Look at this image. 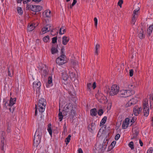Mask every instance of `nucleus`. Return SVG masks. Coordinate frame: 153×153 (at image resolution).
Masks as SVG:
<instances>
[{
	"instance_id": "1",
	"label": "nucleus",
	"mask_w": 153,
	"mask_h": 153,
	"mask_svg": "<svg viewBox=\"0 0 153 153\" xmlns=\"http://www.w3.org/2000/svg\"><path fill=\"white\" fill-rule=\"evenodd\" d=\"M62 102L60 100L59 101V120L60 121H61L63 119V115L61 111H62L67 112L70 114L72 115L74 114V111L73 109L72 105L71 103H68L67 104L65 105L63 107Z\"/></svg>"
},
{
	"instance_id": "2",
	"label": "nucleus",
	"mask_w": 153,
	"mask_h": 153,
	"mask_svg": "<svg viewBox=\"0 0 153 153\" xmlns=\"http://www.w3.org/2000/svg\"><path fill=\"white\" fill-rule=\"evenodd\" d=\"M46 105V101L44 98L40 99L38 102L37 106L36 105L35 115L36 116L37 113V109L39 111L42 113L43 112L45 109Z\"/></svg>"
},
{
	"instance_id": "3",
	"label": "nucleus",
	"mask_w": 153,
	"mask_h": 153,
	"mask_svg": "<svg viewBox=\"0 0 153 153\" xmlns=\"http://www.w3.org/2000/svg\"><path fill=\"white\" fill-rule=\"evenodd\" d=\"M42 131L40 129H37L34 135L33 145L34 146H37L40 142L41 138Z\"/></svg>"
},
{
	"instance_id": "4",
	"label": "nucleus",
	"mask_w": 153,
	"mask_h": 153,
	"mask_svg": "<svg viewBox=\"0 0 153 153\" xmlns=\"http://www.w3.org/2000/svg\"><path fill=\"white\" fill-rule=\"evenodd\" d=\"M134 93V91L130 90L123 89L119 91V97H126L131 96Z\"/></svg>"
},
{
	"instance_id": "5",
	"label": "nucleus",
	"mask_w": 153,
	"mask_h": 153,
	"mask_svg": "<svg viewBox=\"0 0 153 153\" xmlns=\"http://www.w3.org/2000/svg\"><path fill=\"white\" fill-rule=\"evenodd\" d=\"M108 143L107 140H104L102 144L97 143L96 145V148L99 152H103L106 147Z\"/></svg>"
},
{
	"instance_id": "6",
	"label": "nucleus",
	"mask_w": 153,
	"mask_h": 153,
	"mask_svg": "<svg viewBox=\"0 0 153 153\" xmlns=\"http://www.w3.org/2000/svg\"><path fill=\"white\" fill-rule=\"evenodd\" d=\"M143 109L144 116L147 117L149 114V102L147 99H145L143 102Z\"/></svg>"
},
{
	"instance_id": "7",
	"label": "nucleus",
	"mask_w": 153,
	"mask_h": 153,
	"mask_svg": "<svg viewBox=\"0 0 153 153\" xmlns=\"http://www.w3.org/2000/svg\"><path fill=\"white\" fill-rule=\"evenodd\" d=\"M119 92V87L116 85H113L111 88L110 91V94L111 96H114L117 94Z\"/></svg>"
},
{
	"instance_id": "8",
	"label": "nucleus",
	"mask_w": 153,
	"mask_h": 153,
	"mask_svg": "<svg viewBox=\"0 0 153 153\" xmlns=\"http://www.w3.org/2000/svg\"><path fill=\"white\" fill-rule=\"evenodd\" d=\"M16 99L15 98H11L10 101L9 102H6L5 99L3 100L4 102V107L6 108L8 107H11L15 103Z\"/></svg>"
},
{
	"instance_id": "9",
	"label": "nucleus",
	"mask_w": 153,
	"mask_h": 153,
	"mask_svg": "<svg viewBox=\"0 0 153 153\" xmlns=\"http://www.w3.org/2000/svg\"><path fill=\"white\" fill-rule=\"evenodd\" d=\"M96 97L98 101L102 103H105L106 101V98L103 94L100 92H98L96 95Z\"/></svg>"
},
{
	"instance_id": "10",
	"label": "nucleus",
	"mask_w": 153,
	"mask_h": 153,
	"mask_svg": "<svg viewBox=\"0 0 153 153\" xmlns=\"http://www.w3.org/2000/svg\"><path fill=\"white\" fill-rule=\"evenodd\" d=\"M65 59V56L62 55L56 59V63L59 65H63L67 61Z\"/></svg>"
},
{
	"instance_id": "11",
	"label": "nucleus",
	"mask_w": 153,
	"mask_h": 153,
	"mask_svg": "<svg viewBox=\"0 0 153 153\" xmlns=\"http://www.w3.org/2000/svg\"><path fill=\"white\" fill-rule=\"evenodd\" d=\"M140 10L139 7L134 10L133 12V17L132 19V23L133 25L135 24V22L136 20V18L138 16L139 13V10Z\"/></svg>"
},
{
	"instance_id": "12",
	"label": "nucleus",
	"mask_w": 153,
	"mask_h": 153,
	"mask_svg": "<svg viewBox=\"0 0 153 153\" xmlns=\"http://www.w3.org/2000/svg\"><path fill=\"white\" fill-rule=\"evenodd\" d=\"M41 86V83L39 81H35L33 83V88L34 91L39 93Z\"/></svg>"
},
{
	"instance_id": "13",
	"label": "nucleus",
	"mask_w": 153,
	"mask_h": 153,
	"mask_svg": "<svg viewBox=\"0 0 153 153\" xmlns=\"http://www.w3.org/2000/svg\"><path fill=\"white\" fill-rule=\"evenodd\" d=\"M138 98L136 97H135L130 100L126 104V107H128L132 105L136 104L138 101Z\"/></svg>"
},
{
	"instance_id": "14",
	"label": "nucleus",
	"mask_w": 153,
	"mask_h": 153,
	"mask_svg": "<svg viewBox=\"0 0 153 153\" xmlns=\"http://www.w3.org/2000/svg\"><path fill=\"white\" fill-rule=\"evenodd\" d=\"M137 85L138 84L136 81H132L128 85V90L134 91L135 92L134 90L136 89Z\"/></svg>"
},
{
	"instance_id": "15",
	"label": "nucleus",
	"mask_w": 153,
	"mask_h": 153,
	"mask_svg": "<svg viewBox=\"0 0 153 153\" xmlns=\"http://www.w3.org/2000/svg\"><path fill=\"white\" fill-rule=\"evenodd\" d=\"M53 75H50L48 79L47 82L46 83V86L47 88H50L53 86Z\"/></svg>"
},
{
	"instance_id": "16",
	"label": "nucleus",
	"mask_w": 153,
	"mask_h": 153,
	"mask_svg": "<svg viewBox=\"0 0 153 153\" xmlns=\"http://www.w3.org/2000/svg\"><path fill=\"white\" fill-rule=\"evenodd\" d=\"M142 110L141 107H138L137 106H135L133 109V114L136 116H138L141 112Z\"/></svg>"
},
{
	"instance_id": "17",
	"label": "nucleus",
	"mask_w": 153,
	"mask_h": 153,
	"mask_svg": "<svg viewBox=\"0 0 153 153\" xmlns=\"http://www.w3.org/2000/svg\"><path fill=\"white\" fill-rule=\"evenodd\" d=\"M30 9L33 11L38 12L41 10L42 7L39 5H32Z\"/></svg>"
},
{
	"instance_id": "18",
	"label": "nucleus",
	"mask_w": 153,
	"mask_h": 153,
	"mask_svg": "<svg viewBox=\"0 0 153 153\" xmlns=\"http://www.w3.org/2000/svg\"><path fill=\"white\" fill-rule=\"evenodd\" d=\"M51 30V26L49 25H47L42 29L40 34H44Z\"/></svg>"
},
{
	"instance_id": "19",
	"label": "nucleus",
	"mask_w": 153,
	"mask_h": 153,
	"mask_svg": "<svg viewBox=\"0 0 153 153\" xmlns=\"http://www.w3.org/2000/svg\"><path fill=\"white\" fill-rule=\"evenodd\" d=\"M130 122V119L128 118L125 119L123 121L122 124V128L123 129H126L128 126Z\"/></svg>"
},
{
	"instance_id": "20",
	"label": "nucleus",
	"mask_w": 153,
	"mask_h": 153,
	"mask_svg": "<svg viewBox=\"0 0 153 153\" xmlns=\"http://www.w3.org/2000/svg\"><path fill=\"white\" fill-rule=\"evenodd\" d=\"M43 16L44 17H50L51 16V11L49 9H47L43 13Z\"/></svg>"
},
{
	"instance_id": "21",
	"label": "nucleus",
	"mask_w": 153,
	"mask_h": 153,
	"mask_svg": "<svg viewBox=\"0 0 153 153\" xmlns=\"http://www.w3.org/2000/svg\"><path fill=\"white\" fill-rule=\"evenodd\" d=\"M69 40V38L68 36H64L62 37V44L64 45H66Z\"/></svg>"
},
{
	"instance_id": "22",
	"label": "nucleus",
	"mask_w": 153,
	"mask_h": 153,
	"mask_svg": "<svg viewBox=\"0 0 153 153\" xmlns=\"http://www.w3.org/2000/svg\"><path fill=\"white\" fill-rule=\"evenodd\" d=\"M62 82L65 84L66 85L67 84L68 82L67 81L68 79V77L66 75V73H63L62 75Z\"/></svg>"
},
{
	"instance_id": "23",
	"label": "nucleus",
	"mask_w": 153,
	"mask_h": 153,
	"mask_svg": "<svg viewBox=\"0 0 153 153\" xmlns=\"http://www.w3.org/2000/svg\"><path fill=\"white\" fill-rule=\"evenodd\" d=\"M95 123H92L88 126V130L90 132H92L95 130Z\"/></svg>"
},
{
	"instance_id": "24",
	"label": "nucleus",
	"mask_w": 153,
	"mask_h": 153,
	"mask_svg": "<svg viewBox=\"0 0 153 153\" xmlns=\"http://www.w3.org/2000/svg\"><path fill=\"white\" fill-rule=\"evenodd\" d=\"M97 110L96 108L91 109L90 111V115L92 117L95 116L97 114Z\"/></svg>"
},
{
	"instance_id": "25",
	"label": "nucleus",
	"mask_w": 153,
	"mask_h": 153,
	"mask_svg": "<svg viewBox=\"0 0 153 153\" xmlns=\"http://www.w3.org/2000/svg\"><path fill=\"white\" fill-rule=\"evenodd\" d=\"M100 46L99 44H97L96 45L94 48V54L95 55H97L99 52V49Z\"/></svg>"
},
{
	"instance_id": "26",
	"label": "nucleus",
	"mask_w": 153,
	"mask_h": 153,
	"mask_svg": "<svg viewBox=\"0 0 153 153\" xmlns=\"http://www.w3.org/2000/svg\"><path fill=\"white\" fill-rule=\"evenodd\" d=\"M35 24H31L28 26L27 30L28 31H31L35 28Z\"/></svg>"
},
{
	"instance_id": "27",
	"label": "nucleus",
	"mask_w": 153,
	"mask_h": 153,
	"mask_svg": "<svg viewBox=\"0 0 153 153\" xmlns=\"http://www.w3.org/2000/svg\"><path fill=\"white\" fill-rule=\"evenodd\" d=\"M153 32V25L150 26L147 30V33L149 36H150Z\"/></svg>"
},
{
	"instance_id": "28",
	"label": "nucleus",
	"mask_w": 153,
	"mask_h": 153,
	"mask_svg": "<svg viewBox=\"0 0 153 153\" xmlns=\"http://www.w3.org/2000/svg\"><path fill=\"white\" fill-rule=\"evenodd\" d=\"M8 75L10 77H12L13 75V67L10 66L8 68Z\"/></svg>"
},
{
	"instance_id": "29",
	"label": "nucleus",
	"mask_w": 153,
	"mask_h": 153,
	"mask_svg": "<svg viewBox=\"0 0 153 153\" xmlns=\"http://www.w3.org/2000/svg\"><path fill=\"white\" fill-rule=\"evenodd\" d=\"M87 87L88 89H90L92 88H93V89H95L96 87V83L95 82H94L93 85L91 83H89L87 84Z\"/></svg>"
},
{
	"instance_id": "30",
	"label": "nucleus",
	"mask_w": 153,
	"mask_h": 153,
	"mask_svg": "<svg viewBox=\"0 0 153 153\" xmlns=\"http://www.w3.org/2000/svg\"><path fill=\"white\" fill-rule=\"evenodd\" d=\"M58 51L56 46L53 45L51 49V52L52 54H54L58 52Z\"/></svg>"
},
{
	"instance_id": "31",
	"label": "nucleus",
	"mask_w": 153,
	"mask_h": 153,
	"mask_svg": "<svg viewBox=\"0 0 153 153\" xmlns=\"http://www.w3.org/2000/svg\"><path fill=\"white\" fill-rule=\"evenodd\" d=\"M107 119V117L106 116H104L102 118L100 123V126H101L104 124L106 121Z\"/></svg>"
},
{
	"instance_id": "32",
	"label": "nucleus",
	"mask_w": 153,
	"mask_h": 153,
	"mask_svg": "<svg viewBox=\"0 0 153 153\" xmlns=\"http://www.w3.org/2000/svg\"><path fill=\"white\" fill-rule=\"evenodd\" d=\"M143 31L142 30H141L138 34V36L140 39H142L145 37V35L143 34Z\"/></svg>"
},
{
	"instance_id": "33",
	"label": "nucleus",
	"mask_w": 153,
	"mask_h": 153,
	"mask_svg": "<svg viewBox=\"0 0 153 153\" xmlns=\"http://www.w3.org/2000/svg\"><path fill=\"white\" fill-rule=\"evenodd\" d=\"M65 28L63 27H62L60 29L59 33V34L62 35L64 34L65 32Z\"/></svg>"
},
{
	"instance_id": "34",
	"label": "nucleus",
	"mask_w": 153,
	"mask_h": 153,
	"mask_svg": "<svg viewBox=\"0 0 153 153\" xmlns=\"http://www.w3.org/2000/svg\"><path fill=\"white\" fill-rule=\"evenodd\" d=\"M51 124H49L48 126V127L47 130L48 131L50 135L52 137V131L51 129Z\"/></svg>"
},
{
	"instance_id": "35",
	"label": "nucleus",
	"mask_w": 153,
	"mask_h": 153,
	"mask_svg": "<svg viewBox=\"0 0 153 153\" xmlns=\"http://www.w3.org/2000/svg\"><path fill=\"white\" fill-rule=\"evenodd\" d=\"M129 118L130 120H131V123H134L136 120V117L135 116H130L129 117Z\"/></svg>"
},
{
	"instance_id": "36",
	"label": "nucleus",
	"mask_w": 153,
	"mask_h": 153,
	"mask_svg": "<svg viewBox=\"0 0 153 153\" xmlns=\"http://www.w3.org/2000/svg\"><path fill=\"white\" fill-rule=\"evenodd\" d=\"M69 76L71 79L74 78L76 77V75L75 73L72 72H69Z\"/></svg>"
},
{
	"instance_id": "37",
	"label": "nucleus",
	"mask_w": 153,
	"mask_h": 153,
	"mask_svg": "<svg viewBox=\"0 0 153 153\" xmlns=\"http://www.w3.org/2000/svg\"><path fill=\"white\" fill-rule=\"evenodd\" d=\"M71 135L70 134L68 135V136L66 138L65 140L66 142V144H68L69 142H70L71 140Z\"/></svg>"
},
{
	"instance_id": "38",
	"label": "nucleus",
	"mask_w": 153,
	"mask_h": 153,
	"mask_svg": "<svg viewBox=\"0 0 153 153\" xmlns=\"http://www.w3.org/2000/svg\"><path fill=\"white\" fill-rule=\"evenodd\" d=\"M50 40V37L48 36H46L44 37L43 38V40L44 42H48Z\"/></svg>"
},
{
	"instance_id": "39",
	"label": "nucleus",
	"mask_w": 153,
	"mask_h": 153,
	"mask_svg": "<svg viewBox=\"0 0 153 153\" xmlns=\"http://www.w3.org/2000/svg\"><path fill=\"white\" fill-rule=\"evenodd\" d=\"M128 146L130 148L131 150H133L134 149V143L133 142L131 141L128 143Z\"/></svg>"
},
{
	"instance_id": "40",
	"label": "nucleus",
	"mask_w": 153,
	"mask_h": 153,
	"mask_svg": "<svg viewBox=\"0 0 153 153\" xmlns=\"http://www.w3.org/2000/svg\"><path fill=\"white\" fill-rule=\"evenodd\" d=\"M17 11L18 13L20 15H22L23 13V11L21 7H18L17 8Z\"/></svg>"
},
{
	"instance_id": "41",
	"label": "nucleus",
	"mask_w": 153,
	"mask_h": 153,
	"mask_svg": "<svg viewBox=\"0 0 153 153\" xmlns=\"http://www.w3.org/2000/svg\"><path fill=\"white\" fill-rule=\"evenodd\" d=\"M77 1L76 0H73V2L70 5L69 7L70 8H72L73 6L75 5L77 2Z\"/></svg>"
},
{
	"instance_id": "42",
	"label": "nucleus",
	"mask_w": 153,
	"mask_h": 153,
	"mask_svg": "<svg viewBox=\"0 0 153 153\" xmlns=\"http://www.w3.org/2000/svg\"><path fill=\"white\" fill-rule=\"evenodd\" d=\"M104 113L103 110L102 109H100L98 112V114L99 116H101Z\"/></svg>"
},
{
	"instance_id": "43",
	"label": "nucleus",
	"mask_w": 153,
	"mask_h": 153,
	"mask_svg": "<svg viewBox=\"0 0 153 153\" xmlns=\"http://www.w3.org/2000/svg\"><path fill=\"white\" fill-rule=\"evenodd\" d=\"M116 143V142L115 141H113L111 143L110 146L111 147V148H113L115 146Z\"/></svg>"
},
{
	"instance_id": "44",
	"label": "nucleus",
	"mask_w": 153,
	"mask_h": 153,
	"mask_svg": "<svg viewBox=\"0 0 153 153\" xmlns=\"http://www.w3.org/2000/svg\"><path fill=\"white\" fill-rule=\"evenodd\" d=\"M94 25L96 27H97V22H98V20L97 18L95 17L94 18Z\"/></svg>"
},
{
	"instance_id": "45",
	"label": "nucleus",
	"mask_w": 153,
	"mask_h": 153,
	"mask_svg": "<svg viewBox=\"0 0 153 153\" xmlns=\"http://www.w3.org/2000/svg\"><path fill=\"white\" fill-rule=\"evenodd\" d=\"M1 149L3 151H4V140H1Z\"/></svg>"
},
{
	"instance_id": "46",
	"label": "nucleus",
	"mask_w": 153,
	"mask_h": 153,
	"mask_svg": "<svg viewBox=\"0 0 153 153\" xmlns=\"http://www.w3.org/2000/svg\"><path fill=\"white\" fill-rule=\"evenodd\" d=\"M153 149L152 148H150L148 150L147 153H152Z\"/></svg>"
},
{
	"instance_id": "47",
	"label": "nucleus",
	"mask_w": 153,
	"mask_h": 153,
	"mask_svg": "<svg viewBox=\"0 0 153 153\" xmlns=\"http://www.w3.org/2000/svg\"><path fill=\"white\" fill-rule=\"evenodd\" d=\"M133 70H131L129 71V76H132L133 75Z\"/></svg>"
},
{
	"instance_id": "48",
	"label": "nucleus",
	"mask_w": 153,
	"mask_h": 153,
	"mask_svg": "<svg viewBox=\"0 0 153 153\" xmlns=\"http://www.w3.org/2000/svg\"><path fill=\"white\" fill-rule=\"evenodd\" d=\"M123 3V1L122 0H119V1L118 2V5H119L120 6V7H121V5Z\"/></svg>"
},
{
	"instance_id": "49",
	"label": "nucleus",
	"mask_w": 153,
	"mask_h": 153,
	"mask_svg": "<svg viewBox=\"0 0 153 153\" xmlns=\"http://www.w3.org/2000/svg\"><path fill=\"white\" fill-rule=\"evenodd\" d=\"M57 41V38L56 37H53L52 39V42L53 43H55Z\"/></svg>"
},
{
	"instance_id": "50",
	"label": "nucleus",
	"mask_w": 153,
	"mask_h": 153,
	"mask_svg": "<svg viewBox=\"0 0 153 153\" xmlns=\"http://www.w3.org/2000/svg\"><path fill=\"white\" fill-rule=\"evenodd\" d=\"M120 137V135L119 134H117L115 137V139L116 140H117L119 139Z\"/></svg>"
},
{
	"instance_id": "51",
	"label": "nucleus",
	"mask_w": 153,
	"mask_h": 153,
	"mask_svg": "<svg viewBox=\"0 0 153 153\" xmlns=\"http://www.w3.org/2000/svg\"><path fill=\"white\" fill-rule=\"evenodd\" d=\"M31 0H23V3L24 4H27Z\"/></svg>"
},
{
	"instance_id": "52",
	"label": "nucleus",
	"mask_w": 153,
	"mask_h": 153,
	"mask_svg": "<svg viewBox=\"0 0 153 153\" xmlns=\"http://www.w3.org/2000/svg\"><path fill=\"white\" fill-rule=\"evenodd\" d=\"M111 104L110 103L108 104V106L107 107V109L108 111L109 110L111 109Z\"/></svg>"
},
{
	"instance_id": "53",
	"label": "nucleus",
	"mask_w": 153,
	"mask_h": 153,
	"mask_svg": "<svg viewBox=\"0 0 153 153\" xmlns=\"http://www.w3.org/2000/svg\"><path fill=\"white\" fill-rule=\"evenodd\" d=\"M77 153H83L82 149L81 148L79 149L78 150Z\"/></svg>"
},
{
	"instance_id": "54",
	"label": "nucleus",
	"mask_w": 153,
	"mask_h": 153,
	"mask_svg": "<svg viewBox=\"0 0 153 153\" xmlns=\"http://www.w3.org/2000/svg\"><path fill=\"white\" fill-rule=\"evenodd\" d=\"M33 1L36 2L38 3L41 1L42 0H32Z\"/></svg>"
},
{
	"instance_id": "55",
	"label": "nucleus",
	"mask_w": 153,
	"mask_h": 153,
	"mask_svg": "<svg viewBox=\"0 0 153 153\" xmlns=\"http://www.w3.org/2000/svg\"><path fill=\"white\" fill-rule=\"evenodd\" d=\"M139 143H140V146H143V143L140 140H139Z\"/></svg>"
},
{
	"instance_id": "56",
	"label": "nucleus",
	"mask_w": 153,
	"mask_h": 153,
	"mask_svg": "<svg viewBox=\"0 0 153 153\" xmlns=\"http://www.w3.org/2000/svg\"><path fill=\"white\" fill-rule=\"evenodd\" d=\"M65 49L64 47H62L61 50L62 53H63L65 51Z\"/></svg>"
},
{
	"instance_id": "57",
	"label": "nucleus",
	"mask_w": 153,
	"mask_h": 153,
	"mask_svg": "<svg viewBox=\"0 0 153 153\" xmlns=\"http://www.w3.org/2000/svg\"><path fill=\"white\" fill-rule=\"evenodd\" d=\"M22 1H23V0H17V2L19 3H21Z\"/></svg>"
},
{
	"instance_id": "58",
	"label": "nucleus",
	"mask_w": 153,
	"mask_h": 153,
	"mask_svg": "<svg viewBox=\"0 0 153 153\" xmlns=\"http://www.w3.org/2000/svg\"><path fill=\"white\" fill-rule=\"evenodd\" d=\"M7 131L8 132H10V128H8Z\"/></svg>"
},
{
	"instance_id": "59",
	"label": "nucleus",
	"mask_w": 153,
	"mask_h": 153,
	"mask_svg": "<svg viewBox=\"0 0 153 153\" xmlns=\"http://www.w3.org/2000/svg\"><path fill=\"white\" fill-rule=\"evenodd\" d=\"M9 110H10V111H12H12H13H13H11V108H9Z\"/></svg>"
},
{
	"instance_id": "60",
	"label": "nucleus",
	"mask_w": 153,
	"mask_h": 153,
	"mask_svg": "<svg viewBox=\"0 0 153 153\" xmlns=\"http://www.w3.org/2000/svg\"><path fill=\"white\" fill-rule=\"evenodd\" d=\"M70 0H66L67 2H68Z\"/></svg>"
},
{
	"instance_id": "61",
	"label": "nucleus",
	"mask_w": 153,
	"mask_h": 153,
	"mask_svg": "<svg viewBox=\"0 0 153 153\" xmlns=\"http://www.w3.org/2000/svg\"><path fill=\"white\" fill-rule=\"evenodd\" d=\"M152 122L153 123V117L152 118Z\"/></svg>"
},
{
	"instance_id": "62",
	"label": "nucleus",
	"mask_w": 153,
	"mask_h": 153,
	"mask_svg": "<svg viewBox=\"0 0 153 153\" xmlns=\"http://www.w3.org/2000/svg\"><path fill=\"white\" fill-rule=\"evenodd\" d=\"M2 1H4V0H1Z\"/></svg>"
},
{
	"instance_id": "63",
	"label": "nucleus",
	"mask_w": 153,
	"mask_h": 153,
	"mask_svg": "<svg viewBox=\"0 0 153 153\" xmlns=\"http://www.w3.org/2000/svg\"><path fill=\"white\" fill-rule=\"evenodd\" d=\"M152 100L153 101V97H152Z\"/></svg>"
},
{
	"instance_id": "64",
	"label": "nucleus",
	"mask_w": 153,
	"mask_h": 153,
	"mask_svg": "<svg viewBox=\"0 0 153 153\" xmlns=\"http://www.w3.org/2000/svg\"><path fill=\"white\" fill-rule=\"evenodd\" d=\"M152 105H151L150 104V107H151Z\"/></svg>"
}]
</instances>
